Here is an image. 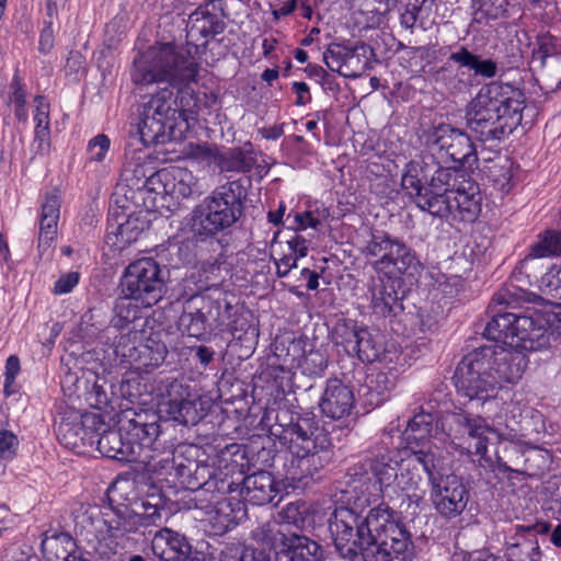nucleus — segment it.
I'll list each match as a JSON object with an SVG mask.
<instances>
[{
    "label": "nucleus",
    "instance_id": "obj_1",
    "mask_svg": "<svg viewBox=\"0 0 561 561\" xmlns=\"http://www.w3.org/2000/svg\"><path fill=\"white\" fill-rule=\"evenodd\" d=\"M329 529L343 558L364 561H412L411 534L398 514L387 504L369 510L365 517L348 507H337L330 518Z\"/></svg>",
    "mask_w": 561,
    "mask_h": 561
},
{
    "label": "nucleus",
    "instance_id": "obj_2",
    "mask_svg": "<svg viewBox=\"0 0 561 561\" xmlns=\"http://www.w3.org/2000/svg\"><path fill=\"white\" fill-rule=\"evenodd\" d=\"M466 355L458 364L454 381L458 394L470 401L500 407L502 382H517L528 364L526 354L501 342Z\"/></svg>",
    "mask_w": 561,
    "mask_h": 561
},
{
    "label": "nucleus",
    "instance_id": "obj_3",
    "mask_svg": "<svg viewBox=\"0 0 561 561\" xmlns=\"http://www.w3.org/2000/svg\"><path fill=\"white\" fill-rule=\"evenodd\" d=\"M432 425L430 413L421 412L415 415L410 428L407 432V439L410 443L405 453L416 455L419 463L427 474L431 492L430 497L435 511L444 518L453 519L460 516L467 508L470 500V492L461 478L455 474H439L442 457L425 440L427 436H433L439 442L444 437H438V427Z\"/></svg>",
    "mask_w": 561,
    "mask_h": 561
},
{
    "label": "nucleus",
    "instance_id": "obj_4",
    "mask_svg": "<svg viewBox=\"0 0 561 561\" xmlns=\"http://www.w3.org/2000/svg\"><path fill=\"white\" fill-rule=\"evenodd\" d=\"M524 94L507 83L482 88L467 111V125L482 141L502 139L522 122Z\"/></svg>",
    "mask_w": 561,
    "mask_h": 561
},
{
    "label": "nucleus",
    "instance_id": "obj_5",
    "mask_svg": "<svg viewBox=\"0 0 561 561\" xmlns=\"http://www.w3.org/2000/svg\"><path fill=\"white\" fill-rule=\"evenodd\" d=\"M548 334L561 339V304H546L531 314H496L484 329L489 340L501 342L524 354L545 347Z\"/></svg>",
    "mask_w": 561,
    "mask_h": 561
},
{
    "label": "nucleus",
    "instance_id": "obj_6",
    "mask_svg": "<svg viewBox=\"0 0 561 561\" xmlns=\"http://www.w3.org/2000/svg\"><path fill=\"white\" fill-rule=\"evenodd\" d=\"M290 458L285 465L284 489H296L305 479L312 477L324 461L320 453L325 451L331 440L328 433L319 426L313 414L299 416L284 434Z\"/></svg>",
    "mask_w": 561,
    "mask_h": 561
},
{
    "label": "nucleus",
    "instance_id": "obj_7",
    "mask_svg": "<svg viewBox=\"0 0 561 561\" xmlns=\"http://www.w3.org/2000/svg\"><path fill=\"white\" fill-rule=\"evenodd\" d=\"M436 195L422 202L423 210L438 217L453 215L465 221H473L481 210V195L478 184L459 175L449 168H438L433 173Z\"/></svg>",
    "mask_w": 561,
    "mask_h": 561
},
{
    "label": "nucleus",
    "instance_id": "obj_8",
    "mask_svg": "<svg viewBox=\"0 0 561 561\" xmlns=\"http://www.w3.org/2000/svg\"><path fill=\"white\" fill-rule=\"evenodd\" d=\"M197 61L188 50L172 44H156L135 58L133 82L140 85L167 82L179 85L195 80Z\"/></svg>",
    "mask_w": 561,
    "mask_h": 561
},
{
    "label": "nucleus",
    "instance_id": "obj_9",
    "mask_svg": "<svg viewBox=\"0 0 561 561\" xmlns=\"http://www.w3.org/2000/svg\"><path fill=\"white\" fill-rule=\"evenodd\" d=\"M242 197L243 187L237 181L218 186L192 210V232L206 239L230 228L241 215Z\"/></svg>",
    "mask_w": 561,
    "mask_h": 561
},
{
    "label": "nucleus",
    "instance_id": "obj_10",
    "mask_svg": "<svg viewBox=\"0 0 561 561\" xmlns=\"http://www.w3.org/2000/svg\"><path fill=\"white\" fill-rule=\"evenodd\" d=\"M172 92L152 96L140 111L138 133L145 146L180 140L190 128L185 111L173 108Z\"/></svg>",
    "mask_w": 561,
    "mask_h": 561
},
{
    "label": "nucleus",
    "instance_id": "obj_11",
    "mask_svg": "<svg viewBox=\"0 0 561 561\" xmlns=\"http://www.w3.org/2000/svg\"><path fill=\"white\" fill-rule=\"evenodd\" d=\"M365 253L375 259L373 261L374 270L386 278L413 276L420 268V262L412 249L386 233L373 234L365 247Z\"/></svg>",
    "mask_w": 561,
    "mask_h": 561
},
{
    "label": "nucleus",
    "instance_id": "obj_12",
    "mask_svg": "<svg viewBox=\"0 0 561 561\" xmlns=\"http://www.w3.org/2000/svg\"><path fill=\"white\" fill-rule=\"evenodd\" d=\"M334 340L348 354H355L363 363L379 362L392 364L401 360V354L396 348L385 346L383 336L355 322H343L335 327Z\"/></svg>",
    "mask_w": 561,
    "mask_h": 561
},
{
    "label": "nucleus",
    "instance_id": "obj_13",
    "mask_svg": "<svg viewBox=\"0 0 561 561\" xmlns=\"http://www.w3.org/2000/svg\"><path fill=\"white\" fill-rule=\"evenodd\" d=\"M122 293L136 304L149 308L158 304L164 294L165 282L159 263L152 257L131 262L121 280Z\"/></svg>",
    "mask_w": 561,
    "mask_h": 561
},
{
    "label": "nucleus",
    "instance_id": "obj_14",
    "mask_svg": "<svg viewBox=\"0 0 561 561\" xmlns=\"http://www.w3.org/2000/svg\"><path fill=\"white\" fill-rule=\"evenodd\" d=\"M432 416V425H433V435L435 434V427H438V437H444V442H439L435 439L433 436H427L424 442L432 446V448L439 453L442 445L446 442L448 437L453 436V425L460 427L463 433L468 435L470 439L468 444V450L479 456L484 461H489L488 454V444L494 439L502 440V434L497 428L490 425L486 420L482 416L478 415H469L465 413H453L446 416L445 421L449 425V433L445 431V425L436 421L434 423L435 417Z\"/></svg>",
    "mask_w": 561,
    "mask_h": 561
},
{
    "label": "nucleus",
    "instance_id": "obj_15",
    "mask_svg": "<svg viewBox=\"0 0 561 561\" xmlns=\"http://www.w3.org/2000/svg\"><path fill=\"white\" fill-rule=\"evenodd\" d=\"M253 538L273 550L272 561H323L320 545L300 535H285L275 524H265L253 531Z\"/></svg>",
    "mask_w": 561,
    "mask_h": 561
},
{
    "label": "nucleus",
    "instance_id": "obj_16",
    "mask_svg": "<svg viewBox=\"0 0 561 561\" xmlns=\"http://www.w3.org/2000/svg\"><path fill=\"white\" fill-rule=\"evenodd\" d=\"M421 141L433 154H438L442 159L470 163L474 157V147L469 136L450 125L442 124L425 130Z\"/></svg>",
    "mask_w": 561,
    "mask_h": 561
},
{
    "label": "nucleus",
    "instance_id": "obj_17",
    "mask_svg": "<svg viewBox=\"0 0 561 561\" xmlns=\"http://www.w3.org/2000/svg\"><path fill=\"white\" fill-rule=\"evenodd\" d=\"M147 186L157 194L169 195L175 199H185L202 193L193 172L175 165L156 172L148 179Z\"/></svg>",
    "mask_w": 561,
    "mask_h": 561
},
{
    "label": "nucleus",
    "instance_id": "obj_18",
    "mask_svg": "<svg viewBox=\"0 0 561 561\" xmlns=\"http://www.w3.org/2000/svg\"><path fill=\"white\" fill-rule=\"evenodd\" d=\"M171 389L178 397L167 399L159 404V412L168 419L182 424H196L206 415L201 396L191 393L181 383L173 382Z\"/></svg>",
    "mask_w": 561,
    "mask_h": 561
},
{
    "label": "nucleus",
    "instance_id": "obj_19",
    "mask_svg": "<svg viewBox=\"0 0 561 561\" xmlns=\"http://www.w3.org/2000/svg\"><path fill=\"white\" fill-rule=\"evenodd\" d=\"M414 420L415 415L409 421L404 432L398 436L397 454L401 463L399 466L400 473H398L393 489L396 491V497L400 494H404L410 503H414L419 506L424 500V491L419 488L422 482V477L416 471L411 470V466L414 462H419V460L415 454L411 451L405 453L410 445L405 435Z\"/></svg>",
    "mask_w": 561,
    "mask_h": 561
},
{
    "label": "nucleus",
    "instance_id": "obj_20",
    "mask_svg": "<svg viewBox=\"0 0 561 561\" xmlns=\"http://www.w3.org/2000/svg\"><path fill=\"white\" fill-rule=\"evenodd\" d=\"M311 240L302 233L293 231L284 238L275 237L271 244V255L278 277H285L297 267V261L307 256Z\"/></svg>",
    "mask_w": 561,
    "mask_h": 561
},
{
    "label": "nucleus",
    "instance_id": "obj_21",
    "mask_svg": "<svg viewBox=\"0 0 561 561\" xmlns=\"http://www.w3.org/2000/svg\"><path fill=\"white\" fill-rule=\"evenodd\" d=\"M150 214L148 210L139 209L130 213L123 221L110 224L105 241L114 251H123L136 242L142 232L149 228Z\"/></svg>",
    "mask_w": 561,
    "mask_h": 561
},
{
    "label": "nucleus",
    "instance_id": "obj_22",
    "mask_svg": "<svg viewBox=\"0 0 561 561\" xmlns=\"http://www.w3.org/2000/svg\"><path fill=\"white\" fill-rule=\"evenodd\" d=\"M400 458L397 449L381 454L371 460L370 470L375 478L374 492L370 494L374 501L379 497L392 500L396 497L394 483L398 478Z\"/></svg>",
    "mask_w": 561,
    "mask_h": 561
},
{
    "label": "nucleus",
    "instance_id": "obj_23",
    "mask_svg": "<svg viewBox=\"0 0 561 561\" xmlns=\"http://www.w3.org/2000/svg\"><path fill=\"white\" fill-rule=\"evenodd\" d=\"M354 402V393L348 386L339 379H330L327 382L319 407L325 416L341 420L350 415Z\"/></svg>",
    "mask_w": 561,
    "mask_h": 561
},
{
    "label": "nucleus",
    "instance_id": "obj_24",
    "mask_svg": "<svg viewBox=\"0 0 561 561\" xmlns=\"http://www.w3.org/2000/svg\"><path fill=\"white\" fill-rule=\"evenodd\" d=\"M204 510L213 531L221 535L231 529L241 518L242 504L224 494H215Z\"/></svg>",
    "mask_w": 561,
    "mask_h": 561
},
{
    "label": "nucleus",
    "instance_id": "obj_25",
    "mask_svg": "<svg viewBox=\"0 0 561 561\" xmlns=\"http://www.w3.org/2000/svg\"><path fill=\"white\" fill-rule=\"evenodd\" d=\"M204 304H211L207 314L201 310L188 314L191 322L187 331L192 336H199L205 333L208 327H229V319L231 317L232 306L225 299H217L213 304L209 299L202 297Z\"/></svg>",
    "mask_w": 561,
    "mask_h": 561
},
{
    "label": "nucleus",
    "instance_id": "obj_26",
    "mask_svg": "<svg viewBox=\"0 0 561 561\" xmlns=\"http://www.w3.org/2000/svg\"><path fill=\"white\" fill-rule=\"evenodd\" d=\"M288 356L290 366L299 368L306 375H321L328 365L327 356L320 350H314L307 339H298L290 343Z\"/></svg>",
    "mask_w": 561,
    "mask_h": 561
},
{
    "label": "nucleus",
    "instance_id": "obj_27",
    "mask_svg": "<svg viewBox=\"0 0 561 561\" xmlns=\"http://www.w3.org/2000/svg\"><path fill=\"white\" fill-rule=\"evenodd\" d=\"M280 492V483L267 471L255 472L243 480L242 494L253 505L267 504Z\"/></svg>",
    "mask_w": 561,
    "mask_h": 561
},
{
    "label": "nucleus",
    "instance_id": "obj_28",
    "mask_svg": "<svg viewBox=\"0 0 561 561\" xmlns=\"http://www.w3.org/2000/svg\"><path fill=\"white\" fill-rule=\"evenodd\" d=\"M430 168L421 161H411L405 165L401 179L402 188L412 197L416 198L417 206L423 210L422 202L430 195H436L433 186V176L427 186H423L422 182L428 175Z\"/></svg>",
    "mask_w": 561,
    "mask_h": 561
},
{
    "label": "nucleus",
    "instance_id": "obj_29",
    "mask_svg": "<svg viewBox=\"0 0 561 561\" xmlns=\"http://www.w3.org/2000/svg\"><path fill=\"white\" fill-rule=\"evenodd\" d=\"M151 549L161 561H181L187 554L190 546L183 536L163 528L153 536Z\"/></svg>",
    "mask_w": 561,
    "mask_h": 561
},
{
    "label": "nucleus",
    "instance_id": "obj_30",
    "mask_svg": "<svg viewBox=\"0 0 561 561\" xmlns=\"http://www.w3.org/2000/svg\"><path fill=\"white\" fill-rule=\"evenodd\" d=\"M60 216V201L57 195H47L39 214L38 247L47 249L57 236V224Z\"/></svg>",
    "mask_w": 561,
    "mask_h": 561
},
{
    "label": "nucleus",
    "instance_id": "obj_31",
    "mask_svg": "<svg viewBox=\"0 0 561 561\" xmlns=\"http://www.w3.org/2000/svg\"><path fill=\"white\" fill-rule=\"evenodd\" d=\"M386 278L378 275V279L371 286V306L375 312L380 314H388L393 311L398 304V288L401 284V278Z\"/></svg>",
    "mask_w": 561,
    "mask_h": 561
},
{
    "label": "nucleus",
    "instance_id": "obj_32",
    "mask_svg": "<svg viewBox=\"0 0 561 561\" xmlns=\"http://www.w3.org/2000/svg\"><path fill=\"white\" fill-rule=\"evenodd\" d=\"M34 102L35 128L32 146L36 153L46 154L50 148L49 104L44 96H36Z\"/></svg>",
    "mask_w": 561,
    "mask_h": 561
},
{
    "label": "nucleus",
    "instance_id": "obj_33",
    "mask_svg": "<svg viewBox=\"0 0 561 561\" xmlns=\"http://www.w3.org/2000/svg\"><path fill=\"white\" fill-rule=\"evenodd\" d=\"M317 508L308 502L297 501L288 503L280 512L282 520L298 529H308L316 525Z\"/></svg>",
    "mask_w": 561,
    "mask_h": 561
},
{
    "label": "nucleus",
    "instance_id": "obj_34",
    "mask_svg": "<svg viewBox=\"0 0 561 561\" xmlns=\"http://www.w3.org/2000/svg\"><path fill=\"white\" fill-rule=\"evenodd\" d=\"M329 216V209L324 204L313 202L302 211L289 213L287 219H291L293 230L301 233L308 228L317 229Z\"/></svg>",
    "mask_w": 561,
    "mask_h": 561
},
{
    "label": "nucleus",
    "instance_id": "obj_35",
    "mask_svg": "<svg viewBox=\"0 0 561 561\" xmlns=\"http://www.w3.org/2000/svg\"><path fill=\"white\" fill-rule=\"evenodd\" d=\"M160 434V426L156 421L148 423L135 422L131 428V456H142L144 451H152L153 445Z\"/></svg>",
    "mask_w": 561,
    "mask_h": 561
},
{
    "label": "nucleus",
    "instance_id": "obj_36",
    "mask_svg": "<svg viewBox=\"0 0 561 561\" xmlns=\"http://www.w3.org/2000/svg\"><path fill=\"white\" fill-rule=\"evenodd\" d=\"M103 524L110 538H121L137 528V516L122 511L108 510L104 513Z\"/></svg>",
    "mask_w": 561,
    "mask_h": 561
},
{
    "label": "nucleus",
    "instance_id": "obj_37",
    "mask_svg": "<svg viewBox=\"0 0 561 561\" xmlns=\"http://www.w3.org/2000/svg\"><path fill=\"white\" fill-rule=\"evenodd\" d=\"M130 447L131 442H123L121 433L114 430L104 432L98 440L99 450L117 460H131Z\"/></svg>",
    "mask_w": 561,
    "mask_h": 561
},
{
    "label": "nucleus",
    "instance_id": "obj_38",
    "mask_svg": "<svg viewBox=\"0 0 561 561\" xmlns=\"http://www.w3.org/2000/svg\"><path fill=\"white\" fill-rule=\"evenodd\" d=\"M382 365L388 371H380L375 376L370 377L367 385L371 399L375 398L376 404L382 402L385 400V396L394 387L397 377L400 373L398 365L401 364L399 360L397 363Z\"/></svg>",
    "mask_w": 561,
    "mask_h": 561
},
{
    "label": "nucleus",
    "instance_id": "obj_39",
    "mask_svg": "<svg viewBox=\"0 0 561 561\" xmlns=\"http://www.w3.org/2000/svg\"><path fill=\"white\" fill-rule=\"evenodd\" d=\"M449 59L458 64L460 67L473 70L477 76L492 78L496 73V64L494 61L491 59H480L479 56L470 53L465 47L453 53Z\"/></svg>",
    "mask_w": 561,
    "mask_h": 561
},
{
    "label": "nucleus",
    "instance_id": "obj_40",
    "mask_svg": "<svg viewBox=\"0 0 561 561\" xmlns=\"http://www.w3.org/2000/svg\"><path fill=\"white\" fill-rule=\"evenodd\" d=\"M356 58L355 54L339 45L330 46L323 54L327 67L344 77L354 76L348 72V65Z\"/></svg>",
    "mask_w": 561,
    "mask_h": 561
},
{
    "label": "nucleus",
    "instance_id": "obj_41",
    "mask_svg": "<svg viewBox=\"0 0 561 561\" xmlns=\"http://www.w3.org/2000/svg\"><path fill=\"white\" fill-rule=\"evenodd\" d=\"M531 255L535 257H550L561 254V232L546 230L538 236V240L531 245Z\"/></svg>",
    "mask_w": 561,
    "mask_h": 561
},
{
    "label": "nucleus",
    "instance_id": "obj_42",
    "mask_svg": "<svg viewBox=\"0 0 561 561\" xmlns=\"http://www.w3.org/2000/svg\"><path fill=\"white\" fill-rule=\"evenodd\" d=\"M131 460H138L144 465V472L149 480L158 479L171 468L169 455H151V451H144L142 456H133Z\"/></svg>",
    "mask_w": 561,
    "mask_h": 561
},
{
    "label": "nucleus",
    "instance_id": "obj_43",
    "mask_svg": "<svg viewBox=\"0 0 561 561\" xmlns=\"http://www.w3.org/2000/svg\"><path fill=\"white\" fill-rule=\"evenodd\" d=\"M219 561H272V556L257 552L242 543H230L221 551Z\"/></svg>",
    "mask_w": 561,
    "mask_h": 561
},
{
    "label": "nucleus",
    "instance_id": "obj_44",
    "mask_svg": "<svg viewBox=\"0 0 561 561\" xmlns=\"http://www.w3.org/2000/svg\"><path fill=\"white\" fill-rule=\"evenodd\" d=\"M135 302V299L128 298L125 295L116 302L112 318L113 327L124 329L139 317L140 311Z\"/></svg>",
    "mask_w": 561,
    "mask_h": 561
},
{
    "label": "nucleus",
    "instance_id": "obj_45",
    "mask_svg": "<svg viewBox=\"0 0 561 561\" xmlns=\"http://www.w3.org/2000/svg\"><path fill=\"white\" fill-rule=\"evenodd\" d=\"M3 100L14 107L16 117L23 122L27 119L25 110V91L18 75H14L8 90L3 92Z\"/></svg>",
    "mask_w": 561,
    "mask_h": 561
},
{
    "label": "nucleus",
    "instance_id": "obj_46",
    "mask_svg": "<svg viewBox=\"0 0 561 561\" xmlns=\"http://www.w3.org/2000/svg\"><path fill=\"white\" fill-rule=\"evenodd\" d=\"M506 554L511 561H539L540 548L537 541L525 540L508 546Z\"/></svg>",
    "mask_w": 561,
    "mask_h": 561
},
{
    "label": "nucleus",
    "instance_id": "obj_47",
    "mask_svg": "<svg viewBox=\"0 0 561 561\" xmlns=\"http://www.w3.org/2000/svg\"><path fill=\"white\" fill-rule=\"evenodd\" d=\"M111 139L105 134L91 138L87 146V157L90 162H103L110 151Z\"/></svg>",
    "mask_w": 561,
    "mask_h": 561
},
{
    "label": "nucleus",
    "instance_id": "obj_48",
    "mask_svg": "<svg viewBox=\"0 0 561 561\" xmlns=\"http://www.w3.org/2000/svg\"><path fill=\"white\" fill-rule=\"evenodd\" d=\"M539 287L543 293L561 298V266L550 267L541 276Z\"/></svg>",
    "mask_w": 561,
    "mask_h": 561
},
{
    "label": "nucleus",
    "instance_id": "obj_49",
    "mask_svg": "<svg viewBox=\"0 0 561 561\" xmlns=\"http://www.w3.org/2000/svg\"><path fill=\"white\" fill-rule=\"evenodd\" d=\"M19 445V438L12 431L0 430V461H11L16 456Z\"/></svg>",
    "mask_w": 561,
    "mask_h": 561
},
{
    "label": "nucleus",
    "instance_id": "obj_50",
    "mask_svg": "<svg viewBox=\"0 0 561 561\" xmlns=\"http://www.w3.org/2000/svg\"><path fill=\"white\" fill-rule=\"evenodd\" d=\"M428 0H404V9L401 13V23L405 27H412L426 5Z\"/></svg>",
    "mask_w": 561,
    "mask_h": 561
},
{
    "label": "nucleus",
    "instance_id": "obj_51",
    "mask_svg": "<svg viewBox=\"0 0 561 561\" xmlns=\"http://www.w3.org/2000/svg\"><path fill=\"white\" fill-rule=\"evenodd\" d=\"M557 54L556 39L549 34L538 37V47L534 50L533 58L540 60L541 65L546 64V59Z\"/></svg>",
    "mask_w": 561,
    "mask_h": 561
},
{
    "label": "nucleus",
    "instance_id": "obj_52",
    "mask_svg": "<svg viewBox=\"0 0 561 561\" xmlns=\"http://www.w3.org/2000/svg\"><path fill=\"white\" fill-rule=\"evenodd\" d=\"M79 279L80 274L78 272L66 273L56 280L53 293L55 295L68 294L78 285Z\"/></svg>",
    "mask_w": 561,
    "mask_h": 561
},
{
    "label": "nucleus",
    "instance_id": "obj_53",
    "mask_svg": "<svg viewBox=\"0 0 561 561\" xmlns=\"http://www.w3.org/2000/svg\"><path fill=\"white\" fill-rule=\"evenodd\" d=\"M231 158V162H229L227 165H221L222 169H226L228 171H241V172H248L252 168V162H250L243 152L240 149L232 150L228 153Z\"/></svg>",
    "mask_w": 561,
    "mask_h": 561
},
{
    "label": "nucleus",
    "instance_id": "obj_54",
    "mask_svg": "<svg viewBox=\"0 0 561 561\" xmlns=\"http://www.w3.org/2000/svg\"><path fill=\"white\" fill-rule=\"evenodd\" d=\"M51 24L53 22L49 21L39 36V50L43 54L49 53L54 46V30Z\"/></svg>",
    "mask_w": 561,
    "mask_h": 561
},
{
    "label": "nucleus",
    "instance_id": "obj_55",
    "mask_svg": "<svg viewBox=\"0 0 561 561\" xmlns=\"http://www.w3.org/2000/svg\"><path fill=\"white\" fill-rule=\"evenodd\" d=\"M53 541H59L61 543L71 545L72 538L67 533H53L49 535L48 533H45L42 539V550L45 551L50 548Z\"/></svg>",
    "mask_w": 561,
    "mask_h": 561
},
{
    "label": "nucleus",
    "instance_id": "obj_56",
    "mask_svg": "<svg viewBox=\"0 0 561 561\" xmlns=\"http://www.w3.org/2000/svg\"><path fill=\"white\" fill-rule=\"evenodd\" d=\"M84 57L80 51H70L66 60V69L70 73H77L84 67Z\"/></svg>",
    "mask_w": 561,
    "mask_h": 561
},
{
    "label": "nucleus",
    "instance_id": "obj_57",
    "mask_svg": "<svg viewBox=\"0 0 561 561\" xmlns=\"http://www.w3.org/2000/svg\"><path fill=\"white\" fill-rule=\"evenodd\" d=\"M293 90L297 94V105H305L310 101L311 96L309 92V87L306 82H293Z\"/></svg>",
    "mask_w": 561,
    "mask_h": 561
},
{
    "label": "nucleus",
    "instance_id": "obj_58",
    "mask_svg": "<svg viewBox=\"0 0 561 561\" xmlns=\"http://www.w3.org/2000/svg\"><path fill=\"white\" fill-rule=\"evenodd\" d=\"M20 359L15 355H10L5 362L4 377L15 379L20 374Z\"/></svg>",
    "mask_w": 561,
    "mask_h": 561
},
{
    "label": "nucleus",
    "instance_id": "obj_59",
    "mask_svg": "<svg viewBox=\"0 0 561 561\" xmlns=\"http://www.w3.org/2000/svg\"><path fill=\"white\" fill-rule=\"evenodd\" d=\"M301 278L306 280L307 288L309 290H316L319 287V274L310 271L309 268H302L300 272Z\"/></svg>",
    "mask_w": 561,
    "mask_h": 561
},
{
    "label": "nucleus",
    "instance_id": "obj_60",
    "mask_svg": "<svg viewBox=\"0 0 561 561\" xmlns=\"http://www.w3.org/2000/svg\"><path fill=\"white\" fill-rule=\"evenodd\" d=\"M192 19L195 22H203V25L199 27V31L202 33L209 32L207 30L206 24L209 23L210 25H214V18L210 15H207L204 9H198L194 14H192Z\"/></svg>",
    "mask_w": 561,
    "mask_h": 561
},
{
    "label": "nucleus",
    "instance_id": "obj_61",
    "mask_svg": "<svg viewBox=\"0 0 561 561\" xmlns=\"http://www.w3.org/2000/svg\"><path fill=\"white\" fill-rule=\"evenodd\" d=\"M69 0H47V14L50 19L60 10L66 9Z\"/></svg>",
    "mask_w": 561,
    "mask_h": 561
},
{
    "label": "nucleus",
    "instance_id": "obj_62",
    "mask_svg": "<svg viewBox=\"0 0 561 561\" xmlns=\"http://www.w3.org/2000/svg\"><path fill=\"white\" fill-rule=\"evenodd\" d=\"M215 352L207 346H198L196 356L203 365H208L214 358Z\"/></svg>",
    "mask_w": 561,
    "mask_h": 561
},
{
    "label": "nucleus",
    "instance_id": "obj_63",
    "mask_svg": "<svg viewBox=\"0 0 561 561\" xmlns=\"http://www.w3.org/2000/svg\"><path fill=\"white\" fill-rule=\"evenodd\" d=\"M492 553L486 550H477L463 558L462 561H490Z\"/></svg>",
    "mask_w": 561,
    "mask_h": 561
},
{
    "label": "nucleus",
    "instance_id": "obj_64",
    "mask_svg": "<svg viewBox=\"0 0 561 561\" xmlns=\"http://www.w3.org/2000/svg\"><path fill=\"white\" fill-rule=\"evenodd\" d=\"M279 77V71L277 68L265 69L262 73V80L265 81L268 85H272L274 81H276Z\"/></svg>",
    "mask_w": 561,
    "mask_h": 561
}]
</instances>
